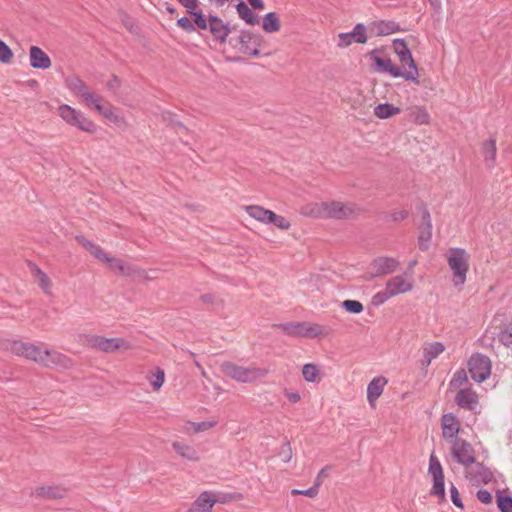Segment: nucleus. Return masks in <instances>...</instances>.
I'll return each mask as SVG.
<instances>
[{
	"instance_id": "1",
	"label": "nucleus",
	"mask_w": 512,
	"mask_h": 512,
	"mask_svg": "<svg viewBox=\"0 0 512 512\" xmlns=\"http://www.w3.org/2000/svg\"><path fill=\"white\" fill-rule=\"evenodd\" d=\"M413 287V276L408 272L393 276L387 280L383 290L373 295L372 304L380 306L395 296L412 291Z\"/></svg>"
},
{
	"instance_id": "2",
	"label": "nucleus",
	"mask_w": 512,
	"mask_h": 512,
	"mask_svg": "<svg viewBox=\"0 0 512 512\" xmlns=\"http://www.w3.org/2000/svg\"><path fill=\"white\" fill-rule=\"evenodd\" d=\"M446 260L452 272V283L455 287H461L467 280L470 256L463 248L453 247L446 252Z\"/></svg>"
},
{
	"instance_id": "3",
	"label": "nucleus",
	"mask_w": 512,
	"mask_h": 512,
	"mask_svg": "<svg viewBox=\"0 0 512 512\" xmlns=\"http://www.w3.org/2000/svg\"><path fill=\"white\" fill-rule=\"evenodd\" d=\"M58 115L66 124L83 132L93 134L97 130L96 124L90 118L68 104H62L58 107Z\"/></svg>"
},
{
	"instance_id": "4",
	"label": "nucleus",
	"mask_w": 512,
	"mask_h": 512,
	"mask_svg": "<svg viewBox=\"0 0 512 512\" xmlns=\"http://www.w3.org/2000/svg\"><path fill=\"white\" fill-rule=\"evenodd\" d=\"M280 328L291 337L316 338L327 333L325 326L308 321L288 322L281 324Z\"/></svg>"
},
{
	"instance_id": "5",
	"label": "nucleus",
	"mask_w": 512,
	"mask_h": 512,
	"mask_svg": "<svg viewBox=\"0 0 512 512\" xmlns=\"http://www.w3.org/2000/svg\"><path fill=\"white\" fill-rule=\"evenodd\" d=\"M86 346L90 349L98 350L105 353L126 351L131 348V344L124 338H106L98 335L87 336Z\"/></svg>"
},
{
	"instance_id": "6",
	"label": "nucleus",
	"mask_w": 512,
	"mask_h": 512,
	"mask_svg": "<svg viewBox=\"0 0 512 512\" xmlns=\"http://www.w3.org/2000/svg\"><path fill=\"white\" fill-rule=\"evenodd\" d=\"M221 370L225 375L242 383L253 382L265 375V371L261 369L244 367L231 362L222 363Z\"/></svg>"
},
{
	"instance_id": "7",
	"label": "nucleus",
	"mask_w": 512,
	"mask_h": 512,
	"mask_svg": "<svg viewBox=\"0 0 512 512\" xmlns=\"http://www.w3.org/2000/svg\"><path fill=\"white\" fill-rule=\"evenodd\" d=\"M468 371L471 378L481 383L489 378L491 374V361L483 354L472 355L468 361Z\"/></svg>"
},
{
	"instance_id": "8",
	"label": "nucleus",
	"mask_w": 512,
	"mask_h": 512,
	"mask_svg": "<svg viewBox=\"0 0 512 512\" xmlns=\"http://www.w3.org/2000/svg\"><path fill=\"white\" fill-rule=\"evenodd\" d=\"M450 445L451 455L457 463L468 468L476 462L475 450L468 441L461 438Z\"/></svg>"
},
{
	"instance_id": "9",
	"label": "nucleus",
	"mask_w": 512,
	"mask_h": 512,
	"mask_svg": "<svg viewBox=\"0 0 512 512\" xmlns=\"http://www.w3.org/2000/svg\"><path fill=\"white\" fill-rule=\"evenodd\" d=\"M381 54V49H374L368 54L374 70L379 73H388L394 78H401L402 70L395 66L389 57L381 56Z\"/></svg>"
},
{
	"instance_id": "10",
	"label": "nucleus",
	"mask_w": 512,
	"mask_h": 512,
	"mask_svg": "<svg viewBox=\"0 0 512 512\" xmlns=\"http://www.w3.org/2000/svg\"><path fill=\"white\" fill-rule=\"evenodd\" d=\"M12 350L19 356L43 365L45 353L44 349L40 346L31 343L15 342L12 346Z\"/></svg>"
},
{
	"instance_id": "11",
	"label": "nucleus",
	"mask_w": 512,
	"mask_h": 512,
	"mask_svg": "<svg viewBox=\"0 0 512 512\" xmlns=\"http://www.w3.org/2000/svg\"><path fill=\"white\" fill-rule=\"evenodd\" d=\"M400 263L394 257L380 256L372 260L370 269L374 277H380L394 273Z\"/></svg>"
},
{
	"instance_id": "12",
	"label": "nucleus",
	"mask_w": 512,
	"mask_h": 512,
	"mask_svg": "<svg viewBox=\"0 0 512 512\" xmlns=\"http://www.w3.org/2000/svg\"><path fill=\"white\" fill-rule=\"evenodd\" d=\"M368 40L367 29L364 24L358 23L351 32L340 33L338 35V46L346 48L352 43L364 44Z\"/></svg>"
},
{
	"instance_id": "13",
	"label": "nucleus",
	"mask_w": 512,
	"mask_h": 512,
	"mask_svg": "<svg viewBox=\"0 0 512 512\" xmlns=\"http://www.w3.org/2000/svg\"><path fill=\"white\" fill-rule=\"evenodd\" d=\"M442 437L450 443L459 440L460 422L453 413L443 414L441 417Z\"/></svg>"
},
{
	"instance_id": "14",
	"label": "nucleus",
	"mask_w": 512,
	"mask_h": 512,
	"mask_svg": "<svg viewBox=\"0 0 512 512\" xmlns=\"http://www.w3.org/2000/svg\"><path fill=\"white\" fill-rule=\"evenodd\" d=\"M398 60L401 64L402 77L407 81L418 84L419 71L417 65L412 57L411 51H407L397 55Z\"/></svg>"
},
{
	"instance_id": "15",
	"label": "nucleus",
	"mask_w": 512,
	"mask_h": 512,
	"mask_svg": "<svg viewBox=\"0 0 512 512\" xmlns=\"http://www.w3.org/2000/svg\"><path fill=\"white\" fill-rule=\"evenodd\" d=\"M466 478L473 484V485H486L493 479V473L491 470L487 467H485L481 463H474V465L468 467L466 471Z\"/></svg>"
},
{
	"instance_id": "16",
	"label": "nucleus",
	"mask_w": 512,
	"mask_h": 512,
	"mask_svg": "<svg viewBox=\"0 0 512 512\" xmlns=\"http://www.w3.org/2000/svg\"><path fill=\"white\" fill-rule=\"evenodd\" d=\"M45 359L43 366L47 368L70 369L74 361L65 354L56 350L44 349Z\"/></svg>"
},
{
	"instance_id": "17",
	"label": "nucleus",
	"mask_w": 512,
	"mask_h": 512,
	"mask_svg": "<svg viewBox=\"0 0 512 512\" xmlns=\"http://www.w3.org/2000/svg\"><path fill=\"white\" fill-rule=\"evenodd\" d=\"M455 402L460 408L477 412L479 397L472 388H463L457 392Z\"/></svg>"
},
{
	"instance_id": "18",
	"label": "nucleus",
	"mask_w": 512,
	"mask_h": 512,
	"mask_svg": "<svg viewBox=\"0 0 512 512\" xmlns=\"http://www.w3.org/2000/svg\"><path fill=\"white\" fill-rule=\"evenodd\" d=\"M237 41L240 45L239 51L253 56L257 57L260 54V51L258 49L259 46V39L256 36H253L250 32L243 31L238 36Z\"/></svg>"
},
{
	"instance_id": "19",
	"label": "nucleus",
	"mask_w": 512,
	"mask_h": 512,
	"mask_svg": "<svg viewBox=\"0 0 512 512\" xmlns=\"http://www.w3.org/2000/svg\"><path fill=\"white\" fill-rule=\"evenodd\" d=\"M217 503L215 495L211 491H203L191 504L187 512H212V508Z\"/></svg>"
},
{
	"instance_id": "20",
	"label": "nucleus",
	"mask_w": 512,
	"mask_h": 512,
	"mask_svg": "<svg viewBox=\"0 0 512 512\" xmlns=\"http://www.w3.org/2000/svg\"><path fill=\"white\" fill-rule=\"evenodd\" d=\"M30 66L34 69L46 70L51 67L50 57L38 46L29 49Z\"/></svg>"
},
{
	"instance_id": "21",
	"label": "nucleus",
	"mask_w": 512,
	"mask_h": 512,
	"mask_svg": "<svg viewBox=\"0 0 512 512\" xmlns=\"http://www.w3.org/2000/svg\"><path fill=\"white\" fill-rule=\"evenodd\" d=\"M324 212L328 217L341 219L350 216L354 212V208L351 205L334 201L324 205Z\"/></svg>"
},
{
	"instance_id": "22",
	"label": "nucleus",
	"mask_w": 512,
	"mask_h": 512,
	"mask_svg": "<svg viewBox=\"0 0 512 512\" xmlns=\"http://www.w3.org/2000/svg\"><path fill=\"white\" fill-rule=\"evenodd\" d=\"M209 29L214 38L221 43L226 41L230 33L228 24L216 16H209Z\"/></svg>"
},
{
	"instance_id": "23",
	"label": "nucleus",
	"mask_w": 512,
	"mask_h": 512,
	"mask_svg": "<svg viewBox=\"0 0 512 512\" xmlns=\"http://www.w3.org/2000/svg\"><path fill=\"white\" fill-rule=\"evenodd\" d=\"M445 350L443 343L435 341L426 343L423 346V361L424 366H429L431 362L437 358Z\"/></svg>"
},
{
	"instance_id": "24",
	"label": "nucleus",
	"mask_w": 512,
	"mask_h": 512,
	"mask_svg": "<svg viewBox=\"0 0 512 512\" xmlns=\"http://www.w3.org/2000/svg\"><path fill=\"white\" fill-rule=\"evenodd\" d=\"M386 384L387 380L384 377H376L368 384L367 399L371 405H374V402L383 393Z\"/></svg>"
},
{
	"instance_id": "25",
	"label": "nucleus",
	"mask_w": 512,
	"mask_h": 512,
	"mask_svg": "<svg viewBox=\"0 0 512 512\" xmlns=\"http://www.w3.org/2000/svg\"><path fill=\"white\" fill-rule=\"evenodd\" d=\"M371 30L377 36H387L400 31V26L394 21H375L371 24Z\"/></svg>"
},
{
	"instance_id": "26",
	"label": "nucleus",
	"mask_w": 512,
	"mask_h": 512,
	"mask_svg": "<svg viewBox=\"0 0 512 512\" xmlns=\"http://www.w3.org/2000/svg\"><path fill=\"white\" fill-rule=\"evenodd\" d=\"M247 214L253 219L264 223L270 224V217L273 215V211L265 209L258 205H249L245 207Z\"/></svg>"
},
{
	"instance_id": "27",
	"label": "nucleus",
	"mask_w": 512,
	"mask_h": 512,
	"mask_svg": "<svg viewBox=\"0 0 512 512\" xmlns=\"http://www.w3.org/2000/svg\"><path fill=\"white\" fill-rule=\"evenodd\" d=\"M30 270L41 289L46 294H51L52 283L48 275L35 264L30 265Z\"/></svg>"
},
{
	"instance_id": "28",
	"label": "nucleus",
	"mask_w": 512,
	"mask_h": 512,
	"mask_svg": "<svg viewBox=\"0 0 512 512\" xmlns=\"http://www.w3.org/2000/svg\"><path fill=\"white\" fill-rule=\"evenodd\" d=\"M172 447L175 450V452L183 459H186L189 461H198L199 460L198 452L193 447H191L183 442L174 441L172 443Z\"/></svg>"
},
{
	"instance_id": "29",
	"label": "nucleus",
	"mask_w": 512,
	"mask_h": 512,
	"mask_svg": "<svg viewBox=\"0 0 512 512\" xmlns=\"http://www.w3.org/2000/svg\"><path fill=\"white\" fill-rule=\"evenodd\" d=\"M302 375L305 381L309 383H319L321 381L320 368L314 363L305 364L302 368Z\"/></svg>"
},
{
	"instance_id": "30",
	"label": "nucleus",
	"mask_w": 512,
	"mask_h": 512,
	"mask_svg": "<svg viewBox=\"0 0 512 512\" xmlns=\"http://www.w3.org/2000/svg\"><path fill=\"white\" fill-rule=\"evenodd\" d=\"M66 86L68 89L78 97H81L89 88L87 85L76 76H71L66 79Z\"/></svg>"
},
{
	"instance_id": "31",
	"label": "nucleus",
	"mask_w": 512,
	"mask_h": 512,
	"mask_svg": "<svg viewBox=\"0 0 512 512\" xmlns=\"http://www.w3.org/2000/svg\"><path fill=\"white\" fill-rule=\"evenodd\" d=\"M238 15L249 25H255L259 22L258 16L244 3L240 2L236 6Z\"/></svg>"
},
{
	"instance_id": "32",
	"label": "nucleus",
	"mask_w": 512,
	"mask_h": 512,
	"mask_svg": "<svg viewBox=\"0 0 512 512\" xmlns=\"http://www.w3.org/2000/svg\"><path fill=\"white\" fill-rule=\"evenodd\" d=\"M400 113L398 107L389 103L379 104L374 108V114L380 119H387Z\"/></svg>"
},
{
	"instance_id": "33",
	"label": "nucleus",
	"mask_w": 512,
	"mask_h": 512,
	"mask_svg": "<svg viewBox=\"0 0 512 512\" xmlns=\"http://www.w3.org/2000/svg\"><path fill=\"white\" fill-rule=\"evenodd\" d=\"M262 28L267 33H274L280 29V21L275 12H269L264 16Z\"/></svg>"
},
{
	"instance_id": "34",
	"label": "nucleus",
	"mask_w": 512,
	"mask_h": 512,
	"mask_svg": "<svg viewBox=\"0 0 512 512\" xmlns=\"http://www.w3.org/2000/svg\"><path fill=\"white\" fill-rule=\"evenodd\" d=\"M100 114L103 117H105L107 120H109L110 122L114 123L115 125H117L119 127H122V126L126 125L125 118L122 115H120L119 113H117L115 111V109L112 106H110V105H106L102 109Z\"/></svg>"
},
{
	"instance_id": "35",
	"label": "nucleus",
	"mask_w": 512,
	"mask_h": 512,
	"mask_svg": "<svg viewBox=\"0 0 512 512\" xmlns=\"http://www.w3.org/2000/svg\"><path fill=\"white\" fill-rule=\"evenodd\" d=\"M35 493L37 496L49 498V499H56L61 498L64 496V489L60 487H51V486H42L38 487L35 490Z\"/></svg>"
},
{
	"instance_id": "36",
	"label": "nucleus",
	"mask_w": 512,
	"mask_h": 512,
	"mask_svg": "<svg viewBox=\"0 0 512 512\" xmlns=\"http://www.w3.org/2000/svg\"><path fill=\"white\" fill-rule=\"evenodd\" d=\"M483 157L488 165H493L496 158V143L494 139H488L482 144Z\"/></svg>"
},
{
	"instance_id": "37",
	"label": "nucleus",
	"mask_w": 512,
	"mask_h": 512,
	"mask_svg": "<svg viewBox=\"0 0 512 512\" xmlns=\"http://www.w3.org/2000/svg\"><path fill=\"white\" fill-rule=\"evenodd\" d=\"M81 98L84 100L86 106L94 107L98 113L105 107V105L102 104V97L91 92L90 89H88Z\"/></svg>"
},
{
	"instance_id": "38",
	"label": "nucleus",
	"mask_w": 512,
	"mask_h": 512,
	"mask_svg": "<svg viewBox=\"0 0 512 512\" xmlns=\"http://www.w3.org/2000/svg\"><path fill=\"white\" fill-rule=\"evenodd\" d=\"M79 242L98 260L103 262L104 259H107V254L101 249L100 246L84 238L80 239Z\"/></svg>"
},
{
	"instance_id": "39",
	"label": "nucleus",
	"mask_w": 512,
	"mask_h": 512,
	"mask_svg": "<svg viewBox=\"0 0 512 512\" xmlns=\"http://www.w3.org/2000/svg\"><path fill=\"white\" fill-rule=\"evenodd\" d=\"M153 390L158 391L164 384L165 372L162 368L157 367L155 372L147 376Z\"/></svg>"
},
{
	"instance_id": "40",
	"label": "nucleus",
	"mask_w": 512,
	"mask_h": 512,
	"mask_svg": "<svg viewBox=\"0 0 512 512\" xmlns=\"http://www.w3.org/2000/svg\"><path fill=\"white\" fill-rule=\"evenodd\" d=\"M411 117L419 125L428 124L430 121V115L423 107H414L411 111Z\"/></svg>"
},
{
	"instance_id": "41",
	"label": "nucleus",
	"mask_w": 512,
	"mask_h": 512,
	"mask_svg": "<svg viewBox=\"0 0 512 512\" xmlns=\"http://www.w3.org/2000/svg\"><path fill=\"white\" fill-rule=\"evenodd\" d=\"M432 237V223H428V225L421 226V232L419 235V247L421 250L428 249L429 242Z\"/></svg>"
},
{
	"instance_id": "42",
	"label": "nucleus",
	"mask_w": 512,
	"mask_h": 512,
	"mask_svg": "<svg viewBox=\"0 0 512 512\" xmlns=\"http://www.w3.org/2000/svg\"><path fill=\"white\" fill-rule=\"evenodd\" d=\"M428 471L433 479L444 478L441 463L433 454L430 456V459H429Z\"/></svg>"
},
{
	"instance_id": "43",
	"label": "nucleus",
	"mask_w": 512,
	"mask_h": 512,
	"mask_svg": "<svg viewBox=\"0 0 512 512\" xmlns=\"http://www.w3.org/2000/svg\"><path fill=\"white\" fill-rule=\"evenodd\" d=\"M498 339L505 347L512 349V324H508L499 332Z\"/></svg>"
},
{
	"instance_id": "44",
	"label": "nucleus",
	"mask_w": 512,
	"mask_h": 512,
	"mask_svg": "<svg viewBox=\"0 0 512 512\" xmlns=\"http://www.w3.org/2000/svg\"><path fill=\"white\" fill-rule=\"evenodd\" d=\"M103 262L108 263L109 267L112 270L118 271L119 273H122V274L128 273V270H129L128 266L126 265V263L122 262L119 259H116V258H113V257H109L107 255V259H104Z\"/></svg>"
},
{
	"instance_id": "45",
	"label": "nucleus",
	"mask_w": 512,
	"mask_h": 512,
	"mask_svg": "<svg viewBox=\"0 0 512 512\" xmlns=\"http://www.w3.org/2000/svg\"><path fill=\"white\" fill-rule=\"evenodd\" d=\"M341 306L348 312L353 314H360L364 307L361 302L357 300H344Z\"/></svg>"
},
{
	"instance_id": "46",
	"label": "nucleus",
	"mask_w": 512,
	"mask_h": 512,
	"mask_svg": "<svg viewBox=\"0 0 512 512\" xmlns=\"http://www.w3.org/2000/svg\"><path fill=\"white\" fill-rule=\"evenodd\" d=\"M13 58L11 48L2 40H0V63L9 64Z\"/></svg>"
},
{
	"instance_id": "47",
	"label": "nucleus",
	"mask_w": 512,
	"mask_h": 512,
	"mask_svg": "<svg viewBox=\"0 0 512 512\" xmlns=\"http://www.w3.org/2000/svg\"><path fill=\"white\" fill-rule=\"evenodd\" d=\"M497 505L501 512H512V497L498 494Z\"/></svg>"
},
{
	"instance_id": "48",
	"label": "nucleus",
	"mask_w": 512,
	"mask_h": 512,
	"mask_svg": "<svg viewBox=\"0 0 512 512\" xmlns=\"http://www.w3.org/2000/svg\"><path fill=\"white\" fill-rule=\"evenodd\" d=\"M270 224H274L276 227L282 230H288L291 226L290 222L285 217L277 215L274 212L270 217Z\"/></svg>"
},
{
	"instance_id": "49",
	"label": "nucleus",
	"mask_w": 512,
	"mask_h": 512,
	"mask_svg": "<svg viewBox=\"0 0 512 512\" xmlns=\"http://www.w3.org/2000/svg\"><path fill=\"white\" fill-rule=\"evenodd\" d=\"M467 381V375H466V372L464 370H458L454 373L452 379L450 380V387H453V388H456V387H459L461 385H463L464 383H466Z\"/></svg>"
},
{
	"instance_id": "50",
	"label": "nucleus",
	"mask_w": 512,
	"mask_h": 512,
	"mask_svg": "<svg viewBox=\"0 0 512 512\" xmlns=\"http://www.w3.org/2000/svg\"><path fill=\"white\" fill-rule=\"evenodd\" d=\"M431 494L439 496L440 498L445 497L444 478L433 479Z\"/></svg>"
},
{
	"instance_id": "51",
	"label": "nucleus",
	"mask_w": 512,
	"mask_h": 512,
	"mask_svg": "<svg viewBox=\"0 0 512 512\" xmlns=\"http://www.w3.org/2000/svg\"><path fill=\"white\" fill-rule=\"evenodd\" d=\"M279 457L284 463H288L292 459V448L289 442H285L279 451Z\"/></svg>"
},
{
	"instance_id": "52",
	"label": "nucleus",
	"mask_w": 512,
	"mask_h": 512,
	"mask_svg": "<svg viewBox=\"0 0 512 512\" xmlns=\"http://www.w3.org/2000/svg\"><path fill=\"white\" fill-rule=\"evenodd\" d=\"M190 14L194 17V22L200 29H206L209 27V20L207 21L205 15H203L201 12L192 10V13Z\"/></svg>"
},
{
	"instance_id": "53",
	"label": "nucleus",
	"mask_w": 512,
	"mask_h": 512,
	"mask_svg": "<svg viewBox=\"0 0 512 512\" xmlns=\"http://www.w3.org/2000/svg\"><path fill=\"white\" fill-rule=\"evenodd\" d=\"M318 490H317V487H310L308 489H304V490H300V489H292L291 490V494L292 495H304V496H307L309 498H314L318 495Z\"/></svg>"
},
{
	"instance_id": "54",
	"label": "nucleus",
	"mask_w": 512,
	"mask_h": 512,
	"mask_svg": "<svg viewBox=\"0 0 512 512\" xmlns=\"http://www.w3.org/2000/svg\"><path fill=\"white\" fill-rule=\"evenodd\" d=\"M449 491H450L451 500H452L453 504H454L456 507H458V508H460V509H463V508H464V505H463V502H462V500H461V498H460V494H459L458 489H457V488L452 484V485L450 486Z\"/></svg>"
},
{
	"instance_id": "55",
	"label": "nucleus",
	"mask_w": 512,
	"mask_h": 512,
	"mask_svg": "<svg viewBox=\"0 0 512 512\" xmlns=\"http://www.w3.org/2000/svg\"><path fill=\"white\" fill-rule=\"evenodd\" d=\"M393 48L396 55L409 51L406 42L401 38L393 40Z\"/></svg>"
},
{
	"instance_id": "56",
	"label": "nucleus",
	"mask_w": 512,
	"mask_h": 512,
	"mask_svg": "<svg viewBox=\"0 0 512 512\" xmlns=\"http://www.w3.org/2000/svg\"><path fill=\"white\" fill-rule=\"evenodd\" d=\"M329 470H330V466H325L317 474L313 486L317 487L318 491H319V487L321 486V484L323 482V478L327 476Z\"/></svg>"
},
{
	"instance_id": "57",
	"label": "nucleus",
	"mask_w": 512,
	"mask_h": 512,
	"mask_svg": "<svg viewBox=\"0 0 512 512\" xmlns=\"http://www.w3.org/2000/svg\"><path fill=\"white\" fill-rule=\"evenodd\" d=\"M477 498L483 504H490L492 502V495L487 490H483V489L478 490Z\"/></svg>"
},
{
	"instance_id": "58",
	"label": "nucleus",
	"mask_w": 512,
	"mask_h": 512,
	"mask_svg": "<svg viewBox=\"0 0 512 512\" xmlns=\"http://www.w3.org/2000/svg\"><path fill=\"white\" fill-rule=\"evenodd\" d=\"M407 216H408V212L405 210H396V211L390 212V214H389V218L394 222L402 221V220L406 219Z\"/></svg>"
},
{
	"instance_id": "59",
	"label": "nucleus",
	"mask_w": 512,
	"mask_h": 512,
	"mask_svg": "<svg viewBox=\"0 0 512 512\" xmlns=\"http://www.w3.org/2000/svg\"><path fill=\"white\" fill-rule=\"evenodd\" d=\"M177 24H178L179 27H181L182 29H184L186 31H193L194 30L193 23L187 17H182V18L178 19Z\"/></svg>"
},
{
	"instance_id": "60",
	"label": "nucleus",
	"mask_w": 512,
	"mask_h": 512,
	"mask_svg": "<svg viewBox=\"0 0 512 512\" xmlns=\"http://www.w3.org/2000/svg\"><path fill=\"white\" fill-rule=\"evenodd\" d=\"M216 422H200V423H193L195 432H202L207 429H210L214 427Z\"/></svg>"
},
{
	"instance_id": "61",
	"label": "nucleus",
	"mask_w": 512,
	"mask_h": 512,
	"mask_svg": "<svg viewBox=\"0 0 512 512\" xmlns=\"http://www.w3.org/2000/svg\"><path fill=\"white\" fill-rule=\"evenodd\" d=\"M180 4H182L188 11V13H192V10H195L198 6V0H178Z\"/></svg>"
},
{
	"instance_id": "62",
	"label": "nucleus",
	"mask_w": 512,
	"mask_h": 512,
	"mask_svg": "<svg viewBox=\"0 0 512 512\" xmlns=\"http://www.w3.org/2000/svg\"><path fill=\"white\" fill-rule=\"evenodd\" d=\"M284 394L291 403H297L301 399L300 394L297 391L285 390Z\"/></svg>"
},
{
	"instance_id": "63",
	"label": "nucleus",
	"mask_w": 512,
	"mask_h": 512,
	"mask_svg": "<svg viewBox=\"0 0 512 512\" xmlns=\"http://www.w3.org/2000/svg\"><path fill=\"white\" fill-rule=\"evenodd\" d=\"M215 499H217V502L220 503H226L234 499L232 494H219L218 497L215 496Z\"/></svg>"
},
{
	"instance_id": "64",
	"label": "nucleus",
	"mask_w": 512,
	"mask_h": 512,
	"mask_svg": "<svg viewBox=\"0 0 512 512\" xmlns=\"http://www.w3.org/2000/svg\"><path fill=\"white\" fill-rule=\"evenodd\" d=\"M248 2L255 9L262 10L265 7L262 0H248Z\"/></svg>"
}]
</instances>
